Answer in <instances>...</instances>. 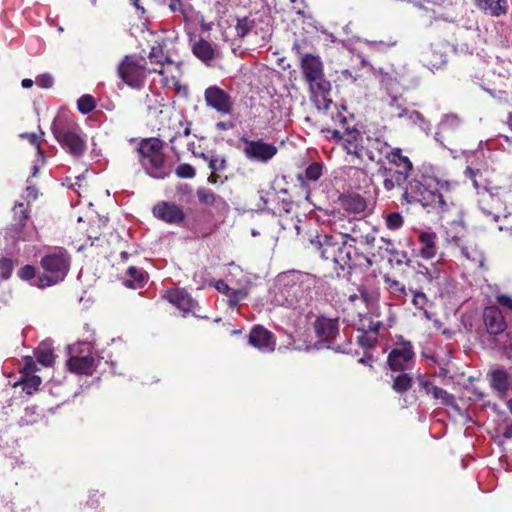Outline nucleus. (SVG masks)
<instances>
[{"label": "nucleus", "instance_id": "obj_47", "mask_svg": "<svg viewBox=\"0 0 512 512\" xmlns=\"http://www.w3.org/2000/svg\"><path fill=\"white\" fill-rule=\"evenodd\" d=\"M376 241V237L372 233L367 234H359V232H356L355 236H351V242L354 243H360L363 245H367L369 247L374 246Z\"/></svg>", "mask_w": 512, "mask_h": 512}, {"label": "nucleus", "instance_id": "obj_9", "mask_svg": "<svg viewBox=\"0 0 512 512\" xmlns=\"http://www.w3.org/2000/svg\"><path fill=\"white\" fill-rule=\"evenodd\" d=\"M52 133L60 145L71 155L80 157L86 150V143L76 132V128L66 127L54 121L51 126Z\"/></svg>", "mask_w": 512, "mask_h": 512}, {"label": "nucleus", "instance_id": "obj_35", "mask_svg": "<svg viewBox=\"0 0 512 512\" xmlns=\"http://www.w3.org/2000/svg\"><path fill=\"white\" fill-rule=\"evenodd\" d=\"M346 209L352 213L360 214L367 208L365 199L359 194L349 195L345 200Z\"/></svg>", "mask_w": 512, "mask_h": 512}, {"label": "nucleus", "instance_id": "obj_33", "mask_svg": "<svg viewBox=\"0 0 512 512\" xmlns=\"http://www.w3.org/2000/svg\"><path fill=\"white\" fill-rule=\"evenodd\" d=\"M359 134L357 132H349L346 137L343 138V146L348 154L354 155L358 158L362 156V147L358 143Z\"/></svg>", "mask_w": 512, "mask_h": 512}, {"label": "nucleus", "instance_id": "obj_16", "mask_svg": "<svg viewBox=\"0 0 512 512\" xmlns=\"http://www.w3.org/2000/svg\"><path fill=\"white\" fill-rule=\"evenodd\" d=\"M313 326L317 337L324 341H331L338 334V318L319 316Z\"/></svg>", "mask_w": 512, "mask_h": 512}, {"label": "nucleus", "instance_id": "obj_62", "mask_svg": "<svg viewBox=\"0 0 512 512\" xmlns=\"http://www.w3.org/2000/svg\"><path fill=\"white\" fill-rule=\"evenodd\" d=\"M26 137L31 144L36 145L39 148L38 136L35 133L26 134Z\"/></svg>", "mask_w": 512, "mask_h": 512}, {"label": "nucleus", "instance_id": "obj_14", "mask_svg": "<svg viewBox=\"0 0 512 512\" xmlns=\"http://www.w3.org/2000/svg\"><path fill=\"white\" fill-rule=\"evenodd\" d=\"M154 216L168 224H179L185 218L181 207L172 202L161 201L153 207Z\"/></svg>", "mask_w": 512, "mask_h": 512}, {"label": "nucleus", "instance_id": "obj_51", "mask_svg": "<svg viewBox=\"0 0 512 512\" xmlns=\"http://www.w3.org/2000/svg\"><path fill=\"white\" fill-rule=\"evenodd\" d=\"M380 241L382 244L378 246V255L381 258H384L385 254L390 255L391 253L394 252L395 246L390 239L382 237Z\"/></svg>", "mask_w": 512, "mask_h": 512}, {"label": "nucleus", "instance_id": "obj_31", "mask_svg": "<svg viewBox=\"0 0 512 512\" xmlns=\"http://www.w3.org/2000/svg\"><path fill=\"white\" fill-rule=\"evenodd\" d=\"M165 44L157 42L150 49L148 58L152 65H164L166 63L171 64L172 60L168 53L164 51Z\"/></svg>", "mask_w": 512, "mask_h": 512}, {"label": "nucleus", "instance_id": "obj_63", "mask_svg": "<svg viewBox=\"0 0 512 512\" xmlns=\"http://www.w3.org/2000/svg\"><path fill=\"white\" fill-rule=\"evenodd\" d=\"M358 342L362 345V346H372V341L369 340L366 336L362 335V336H359L358 337Z\"/></svg>", "mask_w": 512, "mask_h": 512}, {"label": "nucleus", "instance_id": "obj_27", "mask_svg": "<svg viewBox=\"0 0 512 512\" xmlns=\"http://www.w3.org/2000/svg\"><path fill=\"white\" fill-rule=\"evenodd\" d=\"M461 119L458 115L450 113L446 114L438 125V130L435 133V140L442 144V136L449 131H456L461 126Z\"/></svg>", "mask_w": 512, "mask_h": 512}, {"label": "nucleus", "instance_id": "obj_39", "mask_svg": "<svg viewBox=\"0 0 512 512\" xmlns=\"http://www.w3.org/2000/svg\"><path fill=\"white\" fill-rule=\"evenodd\" d=\"M96 107V101L89 94L82 95L77 101V108L82 114H88Z\"/></svg>", "mask_w": 512, "mask_h": 512}, {"label": "nucleus", "instance_id": "obj_23", "mask_svg": "<svg viewBox=\"0 0 512 512\" xmlns=\"http://www.w3.org/2000/svg\"><path fill=\"white\" fill-rule=\"evenodd\" d=\"M167 299L184 312L192 311L195 306L194 300L184 289L177 288L167 291Z\"/></svg>", "mask_w": 512, "mask_h": 512}, {"label": "nucleus", "instance_id": "obj_46", "mask_svg": "<svg viewBox=\"0 0 512 512\" xmlns=\"http://www.w3.org/2000/svg\"><path fill=\"white\" fill-rule=\"evenodd\" d=\"M384 283L392 293H400L406 295L405 286L402 285L398 280L391 278L388 275L384 276Z\"/></svg>", "mask_w": 512, "mask_h": 512}, {"label": "nucleus", "instance_id": "obj_11", "mask_svg": "<svg viewBox=\"0 0 512 512\" xmlns=\"http://www.w3.org/2000/svg\"><path fill=\"white\" fill-rule=\"evenodd\" d=\"M415 353L410 342H404L388 355L387 363L392 371L409 370L414 365Z\"/></svg>", "mask_w": 512, "mask_h": 512}, {"label": "nucleus", "instance_id": "obj_61", "mask_svg": "<svg viewBox=\"0 0 512 512\" xmlns=\"http://www.w3.org/2000/svg\"><path fill=\"white\" fill-rule=\"evenodd\" d=\"M183 3L181 0H170L169 8L172 12L182 11Z\"/></svg>", "mask_w": 512, "mask_h": 512}, {"label": "nucleus", "instance_id": "obj_26", "mask_svg": "<svg viewBox=\"0 0 512 512\" xmlns=\"http://www.w3.org/2000/svg\"><path fill=\"white\" fill-rule=\"evenodd\" d=\"M333 229L337 234L333 236H341L343 240L348 239L351 241V236H355L356 232H360L361 227L351 220H346L345 218H339L334 221Z\"/></svg>", "mask_w": 512, "mask_h": 512}, {"label": "nucleus", "instance_id": "obj_41", "mask_svg": "<svg viewBox=\"0 0 512 512\" xmlns=\"http://www.w3.org/2000/svg\"><path fill=\"white\" fill-rule=\"evenodd\" d=\"M386 226L390 230H398L403 226L404 219L399 212H392L385 217Z\"/></svg>", "mask_w": 512, "mask_h": 512}, {"label": "nucleus", "instance_id": "obj_34", "mask_svg": "<svg viewBox=\"0 0 512 512\" xmlns=\"http://www.w3.org/2000/svg\"><path fill=\"white\" fill-rule=\"evenodd\" d=\"M35 357L37 362L45 367H51L55 361L53 350L46 345L38 346L35 350Z\"/></svg>", "mask_w": 512, "mask_h": 512}, {"label": "nucleus", "instance_id": "obj_30", "mask_svg": "<svg viewBox=\"0 0 512 512\" xmlns=\"http://www.w3.org/2000/svg\"><path fill=\"white\" fill-rule=\"evenodd\" d=\"M204 97L208 106L224 112V90L217 86H210L205 90Z\"/></svg>", "mask_w": 512, "mask_h": 512}, {"label": "nucleus", "instance_id": "obj_54", "mask_svg": "<svg viewBox=\"0 0 512 512\" xmlns=\"http://www.w3.org/2000/svg\"><path fill=\"white\" fill-rule=\"evenodd\" d=\"M54 80L51 75L45 73L41 74L36 78V84L41 88H51L53 86Z\"/></svg>", "mask_w": 512, "mask_h": 512}, {"label": "nucleus", "instance_id": "obj_32", "mask_svg": "<svg viewBox=\"0 0 512 512\" xmlns=\"http://www.w3.org/2000/svg\"><path fill=\"white\" fill-rule=\"evenodd\" d=\"M413 305L423 311V315L427 320H431L433 314L429 311V308L432 306V302L427 298V296L421 291H413Z\"/></svg>", "mask_w": 512, "mask_h": 512}, {"label": "nucleus", "instance_id": "obj_58", "mask_svg": "<svg viewBox=\"0 0 512 512\" xmlns=\"http://www.w3.org/2000/svg\"><path fill=\"white\" fill-rule=\"evenodd\" d=\"M290 2L293 4L292 9L301 16H304V8H305V2L304 0H290Z\"/></svg>", "mask_w": 512, "mask_h": 512}, {"label": "nucleus", "instance_id": "obj_4", "mask_svg": "<svg viewBox=\"0 0 512 512\" xmlns=\"http://www.w3.org/2000/svg\"><path fill=\"white\" fill-rule=\"evenodd\" d=\"M381 91L380 111L384 118L395 119L407 117L411 111L407 109L406 99L403 96V85L401 80L403 75L392 70L391 72H383L380 70Z\"/></svg>", "mask_w": 512, "mask_h": 512}, {"label": "nucleus", "instance_id": "obj_5", "mask_svg": "<svg viewBox=\"0 0 512 512\" xmlns=\"http://www.w3.org/2000/svg\"><path fill=\"white\" fill-rule=\"evenodd\" d=\"M163 148L164 142L156 137L142 139L137 147L142 168L147 175L157 180H163L172 173V167L167 164Z\"/></svg>", "mask_w": 512, "mask_h": 512}, {"label": "nucleus", "instance_id": "obj_43", "mask_svg": "<svg viewBox=\"0 0 512 512\" xmlns=\"http://www.w3.org/2000/svg\"><path fill=\"white\" fill-rule=\"evenodd\" d=\"M254 21L249 19L248 17H244L242 19L237 20L236 24V32L239 37H244L248 34V32L253 28Z\"/></svg>", "mask_w": 512, "mask_h": 512}, {"label": "nucleus", "instance_id": "obj_7", "mask_svg": "<svg viewBox=\"0 0 512 512\" xmlns=\"http://www.w3.org/2000/svg\"><path fill=\"white\" fill-rule=\"evenodd\" d=\"M118 77L129 87L141 89L149 75L145 58L136 55H125L117 67Z\"/></svg>", "mask_w": 512, "mask_h": 512}, {"label": "nucleus", "instance_id": "obj_59", "mask_svg": "<svg viewBox=\"0 0 512 512\" xmlns=\"http://www.w3.org/2000/svg\"><path fill=\"white\" fill-rule=\"evenodd\" d=\"M497 302H498L501 306H503V307H505V308H507V309H509V310H511V311H512V298H511L510 296H507V295H498V296H497Z\"/></svg>", "mask_w": 512, "mask_h": 512}, {"label": "nucleus", "instance_id": "obj_13", "mask_svg": "<svg viewBox=\"0 0 512 512\" xmlns=\"http://www.w3.org/2000/svg\"><path fill=\"white\" fill-rule=\"evenodd\" d=\"M13 222L11 230L14 232L13 238L16 240L27 241L30 239L24 232L25 227L30 219V206L29 203L17 202L13 206Z\"/></svg>", "mask_w": 512, "mask_h": 512}, {"label": "nucleus", "instance_id": "obj_24", "mask_svg": "<svg viewBox=\"0 0 512 512\" xmlns=\"http://www.w3.org/2000/svg\"><path fill=\"white\" fill-rule=\"evenodd\" d=\"M35 367L36 365L32 358H29V360L26 361L24 367L25 376L21 380L22 389L28 395H32L35 391H37L42 382L39 376L29 375V373L34 372Z\"/></svg>", "mask_w": 512, "mask_h": 512}, {"label": "nucleus", "instance_id": "obj_20", "mask_svg": "<svg viewBox=\"0 0 512 512\" xmlns=\"http://www.w3.org/2000/svg\"><path fill=\"white\" fill-rule=\"evenodd\" d=\"M474 6L485 14L499 17L507 13V0H471Z\"/></svg>", "mask_w": 512, "mask_h": 512}, {"label": "nucleus", "instance_id": "obj_17", "mask_svg": "<svg viewBox=\"0 0 512 512\" xmlns=\"http://www.w3.org/2000/svg\"><path fill=\"white\" fill-rule=\"evenodd\" d=\"M70 372L78 375H92L95 370V358L92 355L69 357L66 362Z\"/></svg>", "mask_w": 512, "mask_h": 512}, {"label": "nucleus", "instance_id": "obj_53", "mask_svg": "<svg viewBox=\"0 0 512 512\" xmlns=\"http://www.w3.org/2000/svg\"><path fill=\"white\" fill-rule=\"evenodd\" d=\"M389 261L392 264L400 266L404 263H407V254L394 248V252L390 254Z\"/></svg>", "mask_w": 512, "mask_h": 512}, {"label": "nucleus", "instance_id": "obj_21", "mask_svg": "<svg viewBox=\"0 0 512 512\" xmlns=\"http://www.w3.org/2000/svg\"><path fill=\"white\" fill-rule=\"evenodd\" d=\"M385 148V151L380 150L381 153L385 154V157L388 161L395 165L398 170L402 172L411 173L413 169L412 162L407 156L402 155V150L400 148L389 149L386 144L382 145Z\"/></svg>", "mask_w": 512, "mask_h": 512}, {"label": "nucleus", "instance_id": "obj_38", "mask_svg": "<svg viewBox=\"0 0 512 512\" xmlns=\"http://www.w3.org/2000/svg\"><path fill=\"white\" fill-rule=\"evenodd\" d=\"M408 122L414 125H418L422 131L426 134L431 132V124L428 122L419 112L411 111L408 114Z\"/></svg>", "mask_w": 512, "mask_h": 512}, {"label": "nucleus", "instance_id": "obj_64", "mask_svg": "<svg viewBox=\"0 0 512 512\" xmlns=\"http://www.w3.org/2000/svg\"><path fill=\"white\" fill-rule=\"evenodd\" d=\"M163 66L164 65H155V67L149 69V74L150 73H158L160 75H164V69H163Z\"/></svg>", "mask_w": 512, "mask_h": 512}, {"label": "nucleus", "instance_id": "obj_25", "mask_svg": "<svg viewBox=\"0 0 512 512\" xmlns=\"http://www.w3.org/2000/svg\"><path fill=\"white\" fill-rule=\"evenodd\" d=\"M421 247L418 254L424 259H431L437 254L436 234L434 232H422L419 235Z\"/></svg>", "mask_w": 512, "mask_h": 512}, {"label": "nucleus", "instance_id": "obj_37", "mask_svg": "<svg viewBox=\"0 0 512 512\" xmlns=\"http://www.w3.org/2000/svg\"><path fill=\"white\" fill-rule=\"evenodd\" d=\"M430 396L432 398L439 400L442 404L446 406H453L455 403V398L452 394L448 393L446 390L435 386L431 390Z\"/></svg>", "mask_w": 512, "mask_h": 512}, {"label": "nucleus", "instance_id": "obj_44", "mask_svg": "<svg viewBox=\"0 0 512 512\" xmlns=\"http://www.w3.org/2000/svg\"><path fill=\"white\" fill-rule=\"evenodd\" d=\"M224 167V159H211L209 162V168L211 169V174L208 180L212 183H217L219 181L220 176L217 174V171L221 170Z\"/></svg>", "mask_w": 512, "mask_h": 512}, {"label": "nucleus", "instance_id": "obj_29", "mask_svg": "<svg viewBox=\"0 0 512 512\" xmlns=\"http://www.w3.org/2000/svg\"><path fill=\"white\" fill-rule=\"evenodd\" d=\"M192 52L204 63H209L216 57V51L212 44L202 38L193 43Z\"/></svg>", "mask_w": 512, "mask_h": 512}, {"label": "nucleus", "instance_id": "obj_10", "mask_svg": "<svg viewBox=\"0 0 512 512\" xmlns=\"http://www.w3.org/2000/svg\"><path fill=\"white\" fill-rule=\"evenodd\" d=\"M243 152L245 156L255 162L267 163L277 153L278 149L274 144L266 143L262 139L243 140Z\"/></svg>", "mask_w": 512, "mask_h": 512}, {"label": "nucleus", "instance_id": "obj_50", "mask_svg": "<svg viewBox=\"0 0 512 512\" xmlns=\"http://www.w3.org/2000/svg\"><path fill=\"white\" fill-rule=\"evenodd\" d=\"M18 277L22 280L29 281L35 278L36 268L33 265H24L18 270Z\"/></svg>", "mask_w": 512, "mask_h": 512}, {"label": "nucleus", "instance_id": "obj_52", "mask_svg": "<svg viewBox=\"0 0 512 512\" xmlns=\"http://www.w3.org/2000/svg\"><path fill=\"white\" fill-rule=\"evenodd\" d=\"M103 495L100 494L98 491H93L89 494L88 496V499L87 501L85 502L84 504V509L85 508H90V509H96L99 507L100 505V498L102 497Z\"/></svg>", "mask_w": 512, "mask_h": 512}, {"label": "nucleus", "instance_id": "obj_15", "mask_svg": "<svg viewBox=\"0 0 512 512\" xmlns=\"http://www.w3.org/2000/svg\"><path fill=\"white\" fill-rule=\"evenodd\" d=\"M249 343L262 352L275 349L273 334L261 326H255L249 334Z\"/></svg>", "mask_w": 512, "mask_h": 512}, {"label": "nucleus", "instance_id": "obj_55", "mask_svg": "<svg viewBox=\"0 0 512 512\" xmlns=\"http://www.w3.org/2000/svg\"><path fill=\"white\" fill-rule=\"evenodd\" d=\"M419 274L423 275L429 282H433L440 278V272L436 268L428 269L427 267H423L419 270Z\"/></svg>", "mask_w": 512, "mask_h": 512}, {"label": "nucleus", "instance_id": "obj_6", "mask_svg": "<svg viewBox=\"0 0 512 512\" xmlns=\"http://www.w3.org/2000/svg\"><path fill=\"white\" fill-rule=\"evenodd\" d=\"M71 255L64 247L49 249L40 260L44 274L38 278L37 286L45 288L62 282L71 267Z\"/></svg>", "mask_w": 512, "mask_h": 512}, {"label": "nucleus", "instance_id": "obj_1", "mask_svg": "<svg viewBox=\"0 0 512 512\" xmlns=\"http://www.w3.org/2000/svg\"><path fill=\"white\" fill-rule=\"evenodd\" d=\"M419 179L409 181L402 198L409 204L419 203L437 213L448 212L454 205L457 181L445 178L438 169L423 165Z\"/></svg>", "mask_w": 512, "mask_h": 512}, {"label": "nucleus", "instance_id": "obj_57", "mask_svg": "<svg viewBox=\"0 0 512 512\" xmlns=\"http://www.w3.org/2000/svg\"><path fill=\"white\" fill-rule=\"evenodd\" d=\"M368 297V293L365 290L359 289V294H351L349 295V301L351 303H355L356 301H361L362 303H366Z\"/></svg>", "mask_w": 512, "mask_h": 512}, {"label": "nucleus", "instance_id": "obj_36", "mask_svg": "<svg viewBox=\"0 0 512 512\" xmlns=\"http://www.w3.org/2000/svg\"><path fill=\"white\" fill-rule=\"evenodd\" d=\"M412 377L408 373H401L394 378L392 388L397 393H404L410 389Z\"/></svg>", "mask_w": 512, "mask_h": 512}, {"label": "nucleus", "instance_id": "obj_45", "mask_svg": "<svg viewBox=\"0 0 512 512\" xmlns=\"http://www.w3.org/2000/svg\"><path fill=\"white\" fill-rule=\"evenodd\" d=\"M175 173L179 178L190 179L196 175V170L192 165L183 163L177 166Z\"/></svg>", "mask_w": 512, "mask_h": 512}, {"label": "nucleus", "instance_id": "obj_60", "mask_svg": "<svg viewBox=\"0 0 512 512\" xmlns=\"http://www.w3.org/2000/svg\"><path fill=\"white\" fill-rule=\"evenodd\" d=\"M382 326L381 321H370L368 326H365V324H362V329H367L368 331L373 332L374 334H377L379 331V328Z\"/></svg>", "mask_w": 512, "mask_h": 512}, {"label": "nucleus", "instance_id": "obj_49", "mask_svg": "<svg viewBox=\"0 0 512 512\" xmlns=\"http://www.w3.org/2000/svg\"><path fill=\"white\" fill-rule=\"evenodd\" d=\"M197 197L200 203L205 205H213L215 202L214 193L205 188H200L197 190Z\"/></svg>", "mask_w": 512, "mask_h": 512}, {"label": "nucleus", "instance_id": "obj_28", "mask_svg": "<svg viewBox=\"0 0 512 512\" xmlns=\"http://www.w3.org/2000/svg\"><path fill=\"white\" fill-rule=\"evenodd\" d=\"M490 385L498 395H505L509 389V375L503 369H496L490 372Z\"/></svg>", "mask_w": 512, "mask_h": 512}, {"label": "nucleus", "instance_id": "obj_48", "mask_svg": "<svg viewBox=\"0 0 512 512\" xmlns=\"http://www.w3.org/2000/svg\"><path fill=\"white\" fill-rule=\"evenodd\" d=\"M322 168V164L312 163L306 168V177L312 181L318 180L322 176Z\"/></svg>", "mask_w": 512, "mask_h": 512}, {"label": "nucleus", "instance_id": "obj_3", "mask_svg": "<svg viewBox=\"0 0 512 512\" xmlns=\"http://www.w3.org/2000/svg\"><path fill=\"white\" fill-rule=\"evenodd\" d=\"M310 243L319 251L322 258L332 261L342 270L360 265L361 260H364L368 266L373 265L370 257L360 253L355 246L343 240L341 236L318 234L310 240Z\"/></svg>", "mask_w": 512, "mask_h": 512}, {"label": "nucleus", "instance_id": "obj_42", "mask_svg": "<svg viewBox=\"0 0 512 512\" xmlns=\"http://www.w3.org/2000/svg\"><path fill=\"white\" fill-rule=\"evenodd\" d=\"M14 262L7 257L0 258V277L2 280H8L13 272Z\"/></svg>", "mask_w": 512, "mask_h": 512}, {"label": "nucleus", "instance_id": "obj_2", "mask_svg": "<svg viewBox=\"0 0 512 512\" xmlns=\"http://www.w3.org/2000/svg\"><path fill=\"white\" fill-rule=\"evenodd\" d=\"M317 279L301 271H287L277 276L273 302L288 308H301L312 299Z\"/></svg>", "mask_w": 512, "mask_h": 512}, {"label": "nucleus", "instance_id": "obj_8", "mask_svg": "<svg viewBox=\"0 0 512 512\" xmlns=\"http://www.w3.org/2000/svg\"><path fill=\"white\" fill-rule=\"evenodd\" d=\"M301 68L313 94L325 97L331 85L323 77V66L320 58L307 54L302 58Z\"/></svg>", "mask_w": 512, "mask_h": 512}, {"label": "nucleus", "instance_id": "obj_12", "mask_svg": "<svg viewBox=\"0 0 512 512\" xmlns=\"http://www.w3.org/2000/svg\"><path fill=\"white\" fill-rule=\"evenodd\" d=\"M229 274L235 277L237 283L240 284L239 287H232L230 284L226 283L227 302L230 307L234 308L248 295L246 287L243 286V283L246 282V277L244 276L241 268L236 266L233 262L229 263Z\"/></svg>", "mask_w": 512, "mask_h": 512}, {"label": "nucleus", "instance_id": "obj_40", "mask_svg": "<svg viewBox=\"0 0 512 512\" xmlns=\"http://www.w3.org/2000/svg\"><path fill=\"white\" fill-rule=\"evenodd\" d=\"M460 252L466 259L482 264L483 256L478 249L462 245L460 246Z\"/></svg>", "mask_w": 512, "mask_h": 512}, {"label": "nucleus", "instance_id": "obj_56", "mask_svg": "<svg viewBox=\"0 0 512 512\" xmlns=\"http://www.w3.org/2000/svg\"><path fill=\"white\" fill-rule=\"evenodd\" d=\"M418 383L420 388L423 389L427 395H430V390L435 387L425 376L422 375L418 376Z\"/></svg>", "mask_w": 512, "mask_h": 512}, {"label": "nucleus", "instance_id": "obj_18", "mask_svg": "<svg viewBox=\"0 0 512 512\" xmlns=\"http://www.w3.org/2000/svg\"><path fill=\"white\" fill-rule=\"evenodd\" d=\"M378 174L383 178V185L387 191L402 186L410 176L409 173L402 172L398 169L387 168L383 165L379 167Z\"/></svg>", "mask_w": 512, "mask_h": 512}, {"label": "nucleus", "instance_id": "obj_19", "mask_svg": "<svg viewBox=\"0 0 512 512\" xmlns=\"http://www.w3.org/2000/svg\"><path fill=\"white\" fill-rule=\"evenodd\" d=\"M484 323L490 335H499L506 329L502 313L496 308H486L483 314Z\"/></svg>", "mask_w": 512, "mask_h": 512}, {"label": "nucleus", "instance_id": "obj_22", "mask_svg": "<svg viewBox=\"0 0 512 512\" xmlns=\"http://www.w3.org/2000/svg\"><path fill=\"white\" fill-rule=\"evenodd\" d=\"M148 278V273L143 268H139L137 266H130L126 270L123 284L127 288L141 289L147 283Z\"/></svg>", "mask_w": 512, "mask_h": 512}]
</instances>
